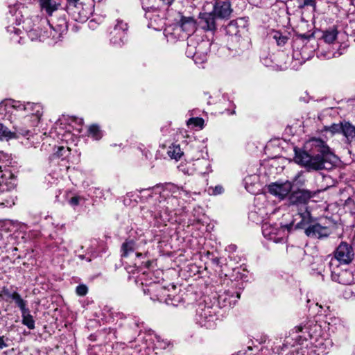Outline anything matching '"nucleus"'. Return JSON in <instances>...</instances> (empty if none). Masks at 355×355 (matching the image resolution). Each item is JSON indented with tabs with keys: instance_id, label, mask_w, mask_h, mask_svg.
Masks as SVG:
<instances>
[{
	"instance_id": "f257e3e1",
	"label": "nucleus",
	"mask_w": 355,
	"mask_h": 355,
	"mask_svg": "<svg viewBox=\"0 0 355 355\" xmlns=\"http://www.w3.org/2000/svg\"><path fill=\"white\" fill-rule=\"evenodd\" d=\"M295 162L309 170L331 169L337 162L336 156L320 139L307 141L304 149H295Z\"/></svg>"
},
{
	"instance_id": "f03ea898",
	"label": "nucleus",
	"mask_w": 355,
	"mask_h": 355,
	"mask_svg": "<svg viewBox=\"0 0 355 355\" xmlns=\"http://www.w3.org/2000/svg\"><path fill=\"white\" fill-rule=\"evenodd\" d=\"M10 109L15 115H25V121H30V126H37L42 115V107L39 103L9 101L0 104V110L10 112Z\"/></svg>"
},
{
	"instance_id": "7ed1b4c3",
	"label": "nucleus",
	"mask_w": 355,
	"mask_h": 355,
	"mask_svg": "<svg viewBox=\"0 0 355 355\" xmlns=\"http://www.w3.org/2000/svg\"><path fill=\"white\" fill-rule=\"evenodd\" d=\"M315 196V193L305 189H298L293 191L288 196V202L293 209V211L297 212L296 216L302 223H309L311 219V211L307 204L309 200Z\"/></svg>"
},
{
	"instance_id": "20e7f679",
	"label": "nucleus",
	"mask_w": 355,
	"mask_h": 355,
	"mask_svg": "<svg viewBox=\"0 0 355 355\" xmlns=\"http://www.w3.org/2000/svg\"><path fill=\"white\" fill-rule=\"evenodd\" d=\"M6 159V155L0 152V206L11 207L15 205V202L10 192L14 186L6 182V173L8 172Z\"/></svg>"
},
{
	"instance_id": "39448f33",
	"label": "nucleus",
	"mask_w": 355,
	"mask_h": 355,
	"mask_svg": "<svg viewBox=\"0 0 355 355\" xmlns=\"http://www.w3.org/2000/svg\"><path fill=\"white\" fill-rule=\"evenodd\" d=\"M295 228L304 229V233L307 236L318 239L327 238L331 232L329 227L315 221L311 216L309 223H302L300 219L296 223Z\"/></svg>"
},
{
	"instance_id": "423d86ee",
	"label": "nucleus",
	"mask_w": 355,
	"mask_h": 355,
	"mask_svg": "<svg viewBox=\"0 0 355 355\" xmlns=\"http://www.w3.org/2000/svg\"><path fill=\"white\" fill-rule=\"evenodd\" d=\"M334 257L330 261H336L338 265H348L354 259V251L351 245L341 242L334 251Z\"/></svg>"
},
{
	"instance_id": "0eeeda50",
	"label": "nucleus",
	"mask_w": 355,
	"mask_h": 355,
	"mask_svg": "<svg viewBox=\"0 0 355 355\" xmlns=\"http://www.w3.org/2000/svg\"><path fill=\"white\" fill-rule=\"evenodd\" d=\"M331 279L339 284L349 285L354 282L353 272L347 269L340 268L336 261H329Z\"/></svg>"
},
{
	"instance_id": "6e6552de",
	"label": "nucleus",
	"mask_w": 355,
	"mask_h": 355,
	"mask_svg": "<svg viewBox=\"0 0 355 355\" xmlns=\"http://www.w3.org/2000/svg\"><path fill=\"white\" fill-rule=\"evenodd\" d=\"M262 233L266 239L275 243L286 241V227L281 225L265 223L262 225Z\"/></svg>"
},
{
	"instance_id": "1a4fd4ad",
	"label": "nucleus",
	"mask_w": 355,
	"mask_h": 355,
	"mask_svg": "<svg viewBox=\"0 0 355 355\" xmlns=\"http://www.w3.org/2000/svg\"><path fill=\"white\" fill-rule=\"evenodd\" d=\"M145 12V17L148 20V26L155 31H161L165 25L164 10L153 7Z\"/></svg>"
},
{
	"instance_id": "9d476101",
	"label": "nucleus",
	"mask_w": 355,
	"mask_h": 355,
	"mask_svg": "<svg viewBox=\"0 0 355 355\" xmlns=\"http://www.w3.org/2000/svg\"><path fill=\"white\" fill-rule=\"evenodd\" d=\"M216 312L213 308L210 306H205L198 312L196 316V322L201 327L206 329H211L216 326Z\"/></svg>"
},
{
	"instance_id": "9b49d317",
	"label": "nucleus",
	"mask_w": 355,
	"mask_h": 355,
	"mask_svg": "<svg viewBox=\"0 0 355 355\" xmlns=\"http://www.w3.org/2000/svg\"><path fill=\"white\" fill-rule=\"evenodd\" d=\"M13 129L14 130L11 131L3 124L0 123V140L17 139L20 136L26 137L31 134V131L24 128L21 124L14 123Z\"/></svg>"
},
{
	"instance_id": "f8f14e48",
	"label": "nucleus",
	"mask_w": 355,
	"mask_h": 355,
	"mask_svg": "<svg viewBox=\"0 0 355 355\" xmlns=\"http://www.w3.org/2000/svg\"><path fill=\"white\" fill-rule=\"evenodd\" d=\"M128 28V24L122 20L116 21V24L110 33V41L114 45L121 46L124 43Z\"/></svg>"
},
{
	"instance_id": "ddd939ff",
	"label": "nucleus",
	"mask_w": 355,
	"mask_h": 355,
	"mask_svg": "<svg viewBox=\"0 0 355 355\" xmlns=\"http://www.w3.org/2000/svg\"><path fill=\"white\" fill-rule=\"evenodd\" d=\"M293 184L289 181L284 182H274L268 185V190L270 193L279 198L284 199L291 191Z\"/></svg>"
},
{
	"instance_id": "4468645a",
	"label": "nucleus",
	"mask_w": 355,
	"mask_h": 355,
	"mask_svg": "<svg viewBox=\"0 0 355 355\" xmlns=\"http://www.w3.org/2000/svg\"><path fill=\"white\" fill-rule=\"evenodd\" d=\"M206 164L207 161L205 159H197L194 161L181 163L179 165L178 168L183 173L191 175H193L196 172H198L200 173H205V171H203L202 166H205Z\"/></svg>"
},
{
	"instance_id": "2eb2a0df",
	"label": "nucleus",
	"mask_w": 355,
	"mask_h": 355,
	"mask_svg": "<svg viewBox=\"0 0 355 355\" xmlns=\"http://www.w3.org/2000/svg\"><path fill=\"white\" fill-rule=\"evenodd\" d=\"M58 21L59 24L55 26H53V24H50L49 21H47V24H49V28L50 30L49 35L51 36L50 40L53 42H57L58 40H60L62 34L67 31V26L64 19L61 18L59 19Z\"/></svg>"
},
{
	"instance_id": "dca6fc26",
	"label": "nucleus",
	"mask_w": 355,
	"mask_h": 355,
	"mask_svg": "<svg viewBox=\"0 0 355 355\" xmlns=\"http://www.w3.org/2000/svg\"><path fill=\"white\" fill-rule=\"evenodd\" d=\"M213 12L218 18H227L230 17L232 9L228 0H216Z\"/></svg>"
},
{
	"instance_id": "f3484780",
	"label": "nucleus",
	"mask_w": 355,
	"mask_h": 355,
	"mask_svg": "<svg viewBox=\"0 0 355 355\" xmlns=\"http://www.w3.org/2000/svg\"><path fill=\"white\" fill-rule=\"evenodd\" d=\"M26 24V29L27 31L28 36L29 38L32 40H40V41H45L48 39H50L51 36L49 35V31L46 30L44 31V33H41V31L39 29V27H29L28 25L30 24V21L26 20L24 21Z\"/></svg>"
},
{
	"instance_id": "a211bd4d",
	"label": "nucleus",
	"mask_w": 355,
	"mask_h": 355,
	"mask_svg": "<svg viewBox=\"0 0 355 355\" xmlns=\"http://www.w3.org/2000/svg\"><path fill=\"white\" fill-rule=\"evenodd\" d=\"M178 23L182 30L189 35L193 34L196 29V22L192 17L181 15Z\"/></svg>"
},
{
	"instance_id": "6ab92c4d",
	"label": "nucleus",
	"mask_w": 355,
	"mask_h": 355,
	"mask_svg": "<svg viewBox=\"0 0 355 355\" xmlns=\"http://www.w3.org/2000/svg\"><path fill=\"white\" fill-rule=\"evenodd\" d=\"M69 1L74 3L78 1V0ZM39 4L41 10L45 11L48 15H52L53 12L56 11L60 5L56 0H39Z\"/></svg>"
},
{
	"instance_id": "aec40b11",
	"label": "nucleus",
	"mask_w": 355,
	"mask_h": 355,
	"mask_svg": "<svg viewBox=\"0 0 355 355\" xmlns=\"http://www.w3.org/2000/svg\"><path fill=\"white\" fill-rule=\"evenodd\" d=\"M240 298V294L239 293H230V292H225L223 294L219 295L218 302L223 306H234L237 300Z\"/></svg>"
},
{
	"instance_id": "412c9836",
	"label": "nucleus",
	"mask_w": 355,
	"mask_h": 355,
	"mask_svg": "<svg viewBox=\"0 0 355 355\" xmlns=\"http://www.w3.org/2000/svg\"><path fill=\"white\" fill-rule=\"evenodd\" d=\"M215 17L214 12L204 13L200 18V26L205 31H213L216 28Z\"/></svg>"
},
{
	"instance_id": "4be33fe9",
	"label": "nucleus",
	"mask_w": 355,
	"mask_h": 355,
	"mask_svg": "<svg viewBox=\"0 0 355 355\" xmlns=\"http://www.w3.org/2000/svg\"><path fill=\"white\" fill-rule=\"evenodd\" d=\"M209 44L207 42H201L196 45V42L190 41L188 43V46L186 50L187 56L189 58H191L194 60L195 56H196V53L198 51L207 49Z\"/></svg>"
},
{
	"instance_id": "5701e85b",
	"label": "nucleus",
	"mask_w": 355,
	"mask_h": 355,
	"mask_svg": "<svg viewBox=\"0 0 355 355\" xmlns=\"http://www.w3.org/2000/svg\"><path fill=\"white\" fill-rule=\"evenodd\" d=\"M166 189L171 193V197H179L182 201H186V198L190 197L189 191L174 184H168Z\"/></svg>"
},
{
	"instance_id": "b1692460",
	"label": "nucleus",
	"mask_w": 355,
	"mask_h": 355,
	"mask_svg": "<svg viewBox=\"0 0 355 355\" xmlns=\"http://www.w3.org/2000/svg\"><path fill=\"white\" fill-rule=\"evenodd\" d=\"M226 32L230 35L232 42L239 40L240 30L237 21H232L229 23L226 27Z\"/></svg>"
},
{
	"instance_id": "393cba45",
	"label": "nucleus",
	"mask_w": 355,
	"mask_h": 355,
	"mask_svg": "<svg viewBox=\"0 0 355 355\" xmlns=\"http://www.w3.org/2000/svg\"><path fill=\"white\" fill-rule=\"evenodd\" d=\"M343 135L349 143L355 140V126L349 122L344 121Z\"/></svg>"
},
{
	"instance_id": "a878e982",
	"label": "nucleus",
	"mask_w": 355,
	"mask_h": 355,
	"mask_svg": "<svg viewBox=\"0 0 355 355\" xmlns=\"http://www.w3.org/2000/svg\"><path fill=\"white\" fill-rule=\"evenodd\" d=\"M183 151L180 148V145L178 144H171L168 146L167 150V155L171 159H173L175 160L180 159L183 155Z\"/></svg>"
},
{
	"instance_id": "bb28decb",
	"label": "nucleus",
	"mask_w": 355,
	"mask_h": 355,
	"mask_svg": "<svg viewBox=\"0 0 355 355\" xmlns=\"http://www.w3.org/2000/svg\"><path fill=\"white\" fill-rule=\"evenodd\" d=\"M6 295L15 301L16 305L20 309L21 312L28 309L26 308V302L21 297L17 292H13L12 293H7Z\"/></svg>"
},
{
	"instance_id": "cd10ccee",
	"label": "nucleus",
	"mask_w": 355,
	"mask_h": 355,
	"mask_svg": "<svg viewBox=\"0 0 355 355\" xmlns=\"http://www.w3.org/2000/svg\"><path fill=\"white\" fill-rule=\"evenodd\" d=\"M136 244L133 240H128L125 241L121 245V256L127 257L130 253H132L136 250Z\"/></svg>"
},
{
	"instance_id": "c85d7f7f",
	"label": "nucleus",
	"mask_w": 355,
	"mask_h": 355,
	"mask_svg": "<svg viewBox=\"0 0 355 355\" xmlns=\"http://www.w3.org/2000/svg\"><path fill=\"white\" fill-rule=\"evenodd\" d=\"M22 323L26 325L29 329L35 328V321L33 316L30 314L28 309L21 312Z\"/></svg>"
},
{
	"instance_id": "c756f323",
	"label": "nucleus",
	"mask_w": 355,
	"mask_h": 355,
	"mask_svg": "<svg viewBox=\"0 0 355 355\" xmlns=\"http://www.w3.org/2000/svg\"><path fill=\"white\" fill-rule=\"evenodd\" d=\"M88 135L95 140H99L103 137V132L99 125L93 124L88 128Z\"/></svg>"
},
{
	"instance_id": "7c9ffc66",
	"label": "nucleus",
	"mask_w": 355,
	"mask_h": 355,
	"mask_svg": "<svg viewBox=\"0 0 355 355\" xmlns=\"http://www.w3.org/2000/svg\"><path fill=\"white\" fill-rule=\"evenodd\" d=\"M349 22L345 25V32L351 36L355 35V12L348 16Z\"/></svg>"
},
{
	"instance_id": "2f4dec72",
	"label": "nucleus",
	"mask_w": 355,
	"mask_h": 355,
	"mask_svg": "<svg viewBox=\"0 0 355 355\" xmlns=\"http://www.w3.org/2000/svg\"><path fill=\"white\" fill-rule=\"evenodd\" d=\"M331 345V341L329 340H324L322 338L317 339L314 343V345L318 350L323 353L329 348Z\"/></svg>"
},
{
	"instance_id": "473e14b6",
	"label": "nucleus",
	"mask_w": 355,
	"mask_h": 355,
	"mask_svg": "<svg viewBox=\"0 0 355 355\" xmlns=\"http://www.w3.org/2000/svg\"><path fill=\"white\" fill-rule=\"evenodd\" d=\"M155 342L156 347L162 349H166L172 345L169 340L163 338L161 336H156Z\"/></svg>"
},
{
	"instance_id": "72a5a7b5",
	"label": "nucleus",
	"mask_w": 355,
	"mask_h": 355,
	"mask_svg": "<svg viewBox=\"0 0 355 355\" xmlns=\"http://www.w3.org/2000/svg\"><path fill=\"white\" fill-rule=\"evenodd\" d=\"M344 127V121L339 123H333L329 126H325V130L331 134L342 133Z\"/></svg>"
},
{
	"instance_id": "f704fd0d",
	"label": "nucleus",
	"mask_w": 355,
	"mask_h": 355,
	"mask_svg": "<svg viewBox=\"0 0 355 355\" xmlns=\"http://www.w3.org/2000/svg\"><path fill=\"white\" fill-rule=\"evenodd\" d=\"M179 197H171L167 200V204L168 206L167 207L168 209H170L171 210H175L179 207H182L183 205L182 202L178 199Z\"/></svg>"
},
{
	"instance_id": "c9c22d12",
	"label": "nucleus",
	"mask_w": 355,
	"mask_h": 355,
	"mask_svg": "<svg viewBox=\"0 0 355 355\" xmlns=\"http://www.w3.org/2000/svg\"><path fill=\"white\" fill-rule=\"evenodd\" d=\"M338 32L336 29L332 28L330 30L327 31L323 35L324 40L327 43H331L333 42L336 37H337Z\"/></svg>"
},
{
	"instance_id": "e433bc0d",
	"label": "nucleus",
	"mask_w": 355,
	"mask_h": 355,
	"mask_svg": "<svg viewBox=\"0 0 355 355\" xmlns=\"http://www.w3.org/2000/svg\"><path fill=\"white\" fill-rule=\"evenodd\" d=\"M207 51L208 49L198 51L196 53V56H195L193 61L196 64H201L205 62L207 60Z\"/></svg>"
},
{
	"instance_id": "4c0bfd02",
	"label": "nucleus",
	"mask_w": 355,
	"mask_h": 355,
	"mask_svg": "<svg viewBox=\"0 0 355 355\" xmlns=\"http://www.w3.org/2000/svg\"><path fill=\"white\" fill-rule=\"evenodd\" d=\"M328 324L329 329L331 328L334 329V327L335 330H337L344 326L343 321H342V320L338 318H331Z\"/></svg>"
},
{
	"instance_id": "58836bf2",
	"label": "nucleus",
	"mask_w": 355,
	"mask_h": 355,
	"mask_svg": "<svg viewBox=\"0 0 355 355\" xmlns=\"http://www.w3.org/2000/svg\"><path fill=\"white\" fill-rule=\"evenodd\" d=\"M7 31L10 34H14V35L11 37L12 40L19 43L20 42V40H17L16 38V36L20 35L22 33V31L19 28L10 26L7 28Z\"/></svg>"
},
{
	"instance_id": "ea45409f",
	"label": "nucleus",
	"mask_w": 355,
	"mask_h": 355,
	"mask_svg": "<svg viewBox=\"0 0 355 355\" xmlns=\"http://www.w3.org/2000/svg\"><path fill=\"white\" fill-rule=\"evenodd\" d=\"M189 125H193V127H199L202 128L204 124V120L202 118L196 117L191 118L187 121Z\"/></svg>"
},
{
	"instance_id": "a19ab883",
	"label": "nucleus",
	"mask_w": 355,
	"mask_h": 355,
	"mask_svg": "<svg viewBox=\"0 0 355 355\" xmlns=\"http://www.w3.org/2000/svg\"><path fill=\"white\" fill-rule=\"evenodd\" d=\"M272 37L277 41L278 45H283L287 41V37L282 35V34L278 31L273 33Z\"/></svg>"
},
{
	"instance_id": "79ce46f5",
	"label": "nucleus",
	"mask_w": 355,
	"mask_h": 355,
	"mask_svg": "<svg viewBox=\"0 0 355 355\" xmlns=\"http://www.w3.org/2000/svg\"><path fill=\"white\" fill-rule=\"evenodd\" d=\"M88 292V288L85 284H80L76 288V293L79 296H85Z\"/></svg>"
},
{
	"instance_id": "37998d69",
	"label": "nucleus",
	"mask_w": 355,
	"mask_h": 355,
	"mask_svg": "<svg viewBox=\"0 0 355 355\" xmlns=\"http://www.w3.org/2000/svg\"><path fill=\"white\" fill-rule=\"evenodd\" d=\"M18 116L22 117V119L19 121L12 122L13 124L14 123L21 124L24 128H26L27 130H28L30 131L29 128L33 127V126H30V123H31L30 121H25V115H18Z\"/></svg>"
},
{
	"instance_id": "c03bdc74",
	"label": "nucleus",
	"mask_w": 355,
	"mask_h": 355,
	"mask_svg": "<svg viewBox=\"0 0 355 355\" xmlns=\"http://www.w3.org/2000/svg\"><path fill=\"white\" fill-rule=\"evenodd\" d=\"M164 302L168 305L178 306V302H180V297H173L172 298L170 295H168L167 298L164 300Z\"/></svg>"
},
{
	"instance_id": "a18cd8bd",
	"label": "nucleus",
	"mask_w": 355,
	"mask_h": 355,
	"mask_svg": "<svg viewBox=\"0 0 355 355\" xmlns=\"http://www.w3.org/2000/svg\"><path fill=\"white\" fill-rule=\"evenodd\" d=\"M305 6H315V0H300V8H304Z\"/></svg>"
},
{
	"instance_id": "49530a36",
	"label": "nucleus",
	"mask_w": 355,
	"mask_h": 355,
	"mask_svg": "<svg viewBox=\"0 0 355 355\" xmlns=\"http://www.w3.org/2000/svg\"><path fill=\"white\" fill-rule=\"evenodd\" d=\"M142 4L143 9L146 11L148 9H150V8H153V6H150V3L153 0H140Z\"/></svg>"
},
{
	"instance_id": "de8ad7c7",
	"label": "nucleus",
	"mask_w": 355,
	"mask_h": 355,
	"mask_svg": "<svg viewBox=\"0 0 355 355\" xmlns=\"http://www.w3.org/2000/svg\"><path fill=\"white\" fill-rule=\"evenodd\" d=\"M80 200V198L79 196H73L69 200V202L71 206L75 207L78 205Z\"/></svg>"
},
{
	"instance_id": "09e8293b",
	"label": "nucleus",
	"mask_w": 355,
	"mask_h": 355,
	"mask_svg": "<svg viewBox=\"0 0 355 355\" xmlns=\"http://www.w3.org/2000/svg\"><path fill=\"white\" fill-rule=\"evenodd\" d=\"M69 151V150L68 148H65L64 147L61 146V147L58 148V150L57 152V154H58V157H62V156H64L66 153H67Z\"/></svg>"
},
{
	"instance_id": "8fccbe9b",
	"label": "nucleus",
	"mask_w": 355,
	"mask_h": 355,
	"mask_svg": "<svg viewBox=\"0 0 355 355\" xmlns=\"http://www.w3.org/2000/svg\"><path fill=\"white\" fill-rule=\"evenodd\" d=\"M223 192V187L221 186H216L213 191L215 195L220 194Z\"/></svg>"
},
{
	"instance_id": "3c124183",
	"label": "nucleus",
	"mask_w": 355,
	"mask_h": 355,
	"mask_svg": "<svg viewBox=\"0 0 355 355\" xmlns=\"http://www.w3.org/2000/svg\"><path fill=\"white\" fill-rule=\"evenodd\" d=\"M7 347L6 343L3 340V336H0V349Z\"/></svg>"
},
{
	"instance_id": "603ef678",
	"label": "nucleus",
	"mask_w": 355,
	"mask_h": 355,
	"mask_svg": "<svg viewBox=\"0 0 355 355\" xmlns=\"http://www.w3.org/2000/svg\"><path fill=\"white\" fill-rule=\"evenodd\" d=\"M342 54H343V53H342V52H336V53H334L333 54V56H334V57H337V56H339V55H342Z\"/></svg>"
},
{
	"instance_id": "864d4df0",
	"label": "nucleus",
	"mask_w": 355,
	"mask_h": 355,
	"mask_svg": "<svg viewBox=\"0 0 355 355\" xmlns=\"http://www.w3.org/2000/svg\"><path fill=\"white\" fill-rule=\"evenodd\" d=\"M160 291H161L162 294H164V293L166 292V290L164 288L160 287Z\"/></svg>"
},
{
	"instance_id": "5fc2aeb1",
	"label": "nucleus",
	"mask_w": 355,
	"mask_h": 355,
	"mask_svg": "<svg viewBox=\"0 0 355 355\" xmlns=\"http://www.w3.org/2000/svg\"><path fill=\"white\" fill-rule=\"evenodd\" d=\"M296 329L298 331H301L302 328L301 327H297Z\"/></svg>"
},
{
	"instance_id": "6e6d98bb",
	"label": "nucleus",
	"mask_w": 355,
	"mask_h": 355,
	"mask_svg": "<svg viewBox=\"0 0 355 355\" xmlns=\"http://www.w3.org/2000/svg\"><path fill=\"white\" fill-rule=\"evenodd\" d=\"M143 254L141 253H137V257H142Z\"/></svg>"
},
{
	"instance_id": "4d7b16f0",
	"label": "nucleus",
	"mask_w": 355,
	"mask_h": 355,
	"mask_svg": "<svg viewBox=\"0 0 355 355\" xmlns=\"http://www.w3.org/2000/svg\"><path fill=\"white\" fill-rule=\"evenodd\" d=\"M157 300H159V301H162L163 299L162 297L160 296V297H157Z\"/></svg>"
}]
</instances>
